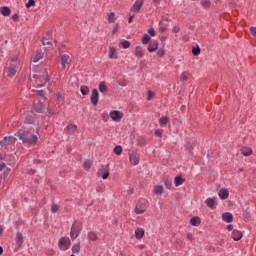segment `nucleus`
Segmentation results:
<instances>
[{"mask_svg": "<svg viewBox=\"0 0 256 256\" xmlns=\"http://www.w3.org/2000/svg\"><path fill=\"white\" fill-rule=\"evenodd\" d=\"M22 143H27L28 145H35L39 141V137L33 134L31 131H23L15 134Z\"/></svg>", "mask_w": 256, "mask_h": 256, "instance_id": "f257e3e1", "label": "nucleus"}, {"mask_svg": "<svg viewBox=\"0 0 256 256\" xmlns=\"http://www.w3.org/2000/svg\"><path fill=\"white\" fill-rule=\"evenodd\" d=\"M83 231V225L82 224H73L70 232L71 239H77L79 237V233Z\"/></svg>", "mask_w": 256, "mask_h": 256, "instance_id": "f03ea898", "label": "nucleus"}, {"mask_svg": "<svg viewBox=\"0 0 256 256\" xmlns=\"http://www.w3.org/2000/svg\"><path fill=\"white\" fill-rule=\"evenodd\" d=\"M15 143H17V139L15 138V136H5L0 141L1 147H5L6 149L8 145H15Z\"/></svg>", "mask_w": 256, "mask_h": 256, "instance_id": "7ed1b4c3", "label": "nucleus"}, {"mask_svg": "<svg viewBox=\"0 0 256 256\" xmlns=\"http://www.w3.org/2000/svg\"><path fill=\"white\" fill-rule=\"evenodd\" d=\"M45 75H40L38 78V87H45L49 81H51V78H49V72H47V69L44 71Z\"/></svg>", "mask_w": 256, "mask_h": 256, "instance_id": "20e7f679", "label": "nucleus"}, {"mask_svg": "<svg viewBox=\"0 0 256 256\" xmlns=\"http://www.w3.org/2000/svg\"><path fill=\"white\" fill-rule=\"evenodd\" d=\"M90 101L94 107H97L99 104V91L95 88L92 90Z\"/></svg>", "mask_w": 256, "mask_h": 256, "instance_id": "39448f33", "label": "nucleus"}, {"mask_svg": "<svg viewBox=\"0 0 256 256\" xmlns=\"http://www.w3.org/2000/svg\"><path fill=\"white\" fill-rule=\"evenodd\" d=\"M110 118L112 119V121L119 123V121L123 119V113H121V111L119 110H113L110 112Z\"/></svg>", "mask_w": 256, "mask_h": 256, "instance_id": "423d86ee", "label": "nucleus"}, {"mask_svg": "<svg viewBox=\"0 0 256 256\" xmlns=\"http://www.w3.org/2000/svg\"><path fill=\"white\" fill-rule=\"evenodd\" d=\"M143 5H145V0H136L133 6L131 7L130 11H132L133 13H139Z\"/></svg>", "mask_w": 256, "mask_h": 256, "instance_id": "0eeeda50", "label": "nucleus"}, {"mask_svg": "<svg viewBox=\"0 0 256 256\" xmlns=\"http://www.w3.org/2000/svg\"><path fill=\"white\" fill-rule=\"evenodd\" d=\"M33 109L36 113H41L42 111H45V103L36 101L33 103Z\"/></svg>", "mask_w": 256, "mask_h": 256, "instance_id": "6e6552de", "label": "nucleus"}, {"mask_svg": "<svg viewBox=\"0 0 256 256\" xmlns=\"http://www.w3.org/2000/svg\"><path fill=\"white\" fill-rule=\"evenodd\" d=\"M61 65H62V69L65 70L67 68V65L71 64V60L69 55L64 54L61 56Z\"/></svg>", "mask_w": 256, "mask_h": 256, "instance_id": "1a4fd4ad", "label": "nucleus"}, {"mask_svg": "<svg viewBox=\"0 0 256 256\" xmlns=\"http://www.w3.org/2000/svg\"><path fill=\"white\" fill-rule=\"evenodd\" d=\"M231 238L233 239V241H241V239H243V232L239 230H233Z\"/></svg>", "mask_w": 256, "mask_h": 256, "instance_id": "9d476101", "label": "nucleus"}, {"mask_svg": "<svg viewBox=\"0 0 256 256\" xmlns=\"http://www.w3.org/2000/svg\"><path fill=\"white\" fill-rule=\"evenodd\" d=\"M218 195L222 201H225V199H229V190L226 188H222L220 189Z\"/></svg>", "mask_w": 256, "mask_h": 256, "instance_id": "9b49d317", "label": "nucleus"}, {"mask_svg": "<svg viewBox=\"0 0 256 256\" xmlns=\"http://www.w3.org/2000/svg\"><path fill=\"white\" fill-rule=\"evenodd\" d=\"M59 246L64 247V251H67V249H69V247H71V241L67 242V239H65V237H62L59 240Z\"/></svg>", "mask_w": 256, "mask_h": 256, "instance_id": "f8f14e48", "label": "nucleus"}, {"mask_svg": "<svg viewBox=\"0 0 256 256\" xmlns=\"http://www.w3.org/2000/svg\"><path fill=\"white\" fill-rule=\"evenodd\" d=\"M222 221H225V223H233V214H231L230 212L223 213Z\"/></svg>", "mask_w": 256, "mask_h": 256, "instance_id": "ddd939ff", "label": "nucleus"}, {"mask_svg": "<svg viewBox=\"0 0 256 256\" xmlns=\"http://www.w3.org/2000/svg\"><path fill=\"white\" fill-rule=\"evenodd\" d=\"M158 47H159L158 41H151L148 45L149 53H154V51H157Z\"/></svg>", "mask_w": 256, "mask_h": 256, "instance_id": "4468645a", "label": "nucleus"}, {"mask_svg": "<svg viewBox=\"0 0 256 256\" xmlns=\"http://www.w3.org/2000/svg\"><path fill=\"white\" fill-rule=\"evenodd\" d=\"M134 55H135L136 57H138V59H142V57L145 56V52H143V47L137 46V47L135 48Z\"/></svg>", "mask_w": 256, "mask_h": 256, "instance_id": "2eb2a0df", "label": "nucleus"}, {"mask_svg": "<svg viewBox=\"0 0 256 256\" xmlns=\"http://www.w3.org/2000/svg\"><path fill=\"white\" fill-rule=\"evenodd\" d=\"M15 241L18 247H23V233L17 232Z\"/></svg>", "mask_w": 256, "mask_h": 256, "instance_id": "dca6fc26", "label": "nucleus"}, {"mask_svg": "<svg viewBox=\"0 0 256 256\" xmlns=\"http://www.w3.org/2000/svg\"><path fill=\"white\" fill-rule=\"evenodd\" d=\"M192 227H199L201 225V218L194 216L190 219Z\"/></svg>", "mask_w": 256, "mask_h": 256, "instance_id": "f3484780", "label": "nucleus"}, {"mask_svg": "<svg viewBox=\"0 0 256 256\" xmlns=\"http://www.w3.org/2000/svg\"><path fill=\"white\" fill-rule=\"evenodd\" d=\"M0 13L3 17H9L11 15V8L7 6H3L0 8Z\"/></svg>", "mask_w": 256, "mask_h": 256, "instance_id": "a211bd4d", "label": "nucleus"}, {"mask_svg": "<svg viewBox=\"0 0 256 256\" xmlns=\"http://www.w3.org/2000/svg\"><path fill=\"white\" fill-rule=\"evenodd\" d=\"M130 163L132 165H139V155L137 154H130L129 155Z\"/></svg>", "mask_w": 256, "mask_h": 256, "instance_id": "6ab92c4d", "label": "nucleus"}, {"mask_svg": "<svg viewBox=\"0 0 256 256\" xmlns=\"http://www.w3.org/2000/svg\"><path fill=\"white\" fill-rule=\"evenodd\" d=\"M135 237L139 240L143 239V237H145V230L143 228H137L135 231Z\"/></svg>", "mask_w": 256, "mask_h": 256, "instance_id": "aec40b11", "label": "nucleus"}, {"mask_svg": "<svg viewBox=\"0 0 256 256\" xmlns=\"http://www.w3.org/2000/svg\"><path fill=\"white\" fill-rule=\"evenodd\" d=\"M183 183H185V178L181 177L180 175L174 178L175 187H180V185H183Z\"/></svg>", "mask_w": 256, "mask_h": 256, "instance_id": "412c9836", "label": "nucleus"}, {"mask_svg": "<svg viewBox=\"0 0 256 256\" xmlns=\"http://www.w3.org/2000/svg\"><path fill=\"white\" fill-rule=\"evenodd\" d=\"M205 204L207 205V207H209V209H216L215 198H207L205 200Z\"/></svg>", "mask_w": 256, "mask_h": 256, "instance_id": "4be33fe9", "label": "nucleus"}, {"mask_svg": "<svg viewBox=\"0 0 256 256\" xmlns=\"http://www.w3.org/2000/svg\"><path fill=\"white\" fill-rule=\"evenodd\" d=\"M66 131H67V133H69V135H73V133H75L77 131V125L68 124L66 127Z\"/></svg>", "mask_w": 256, "mask_h": 256, "instance_id": "5701e85b", "label": "nucleus"}, {"mask_svg": "<svg viewBox=\"0 0 256 256\" xmlns=\"http://www.w3.org/2000/svg\"><path fill=\"white\" fill-rule=\"evenodd\" d=\"M108 57L109 59H117V49L115 47H110Z\"/></svg>", "mask_w": 256, "mask_h": 256, "instance_id": "b1692460", "label": "nucleus"}, {"mask_svg": "<svg viewBox=\"0 0 256 256\" xmlns=\"http://www.w3.org/2000/svg\"><path fill=\"white\" fill-rule=\"evenodd\" d=\"M164 185H165L166 189H172L173 180H171L169 178H164Z\"/></svg>", "mask_w": 256, "mask_h": 256, "instance_id": "393cba45", "label": "nucleus"}, {"mask_svg": "<svg viewBox=\"0 0 256 256\" xmlns=\"http://www.w3.org/2000/svg\"><path fill=\"white\" fill-rule=\"evenodd\" d=\"M88 239L89 241H97V232L91 231L88 233Z\"/></svg>", "mask_w": 256, "mask_h": 256, "instance_id": "a878e982", "label": "nucleus"}, {"mask_svg": "<svg viewBox=\"0 0 256 256\" xmlns=\"http://www.w3.org/2000/svg\"><path fill=\"white\" fill-rule=\"evenodd\" d=\"M9 173H11V168L6 167L2 173L3 181H6L7 177H9Z\"/></svg>", "mask_w": 256, "mask_h": 256, "instance_id": "bb28decb", "label": "nucleus"}, {"mask_svg": "<svg viewBox=\"0 0 256 256\" xmlns=\"http://www.w3.org/2000/svg\"><path fill=\"white\" fill-rule=\"evenodd\" d=\"M99 91H100V93H107L108 89H107V85L105 84V82H101L99 84Z\"/></svg>", "mask_w": 256, "mask_h": 256, "instance_id": "cd10ccee", "label": "nucleus"}, {"mask_svg": "<svg viewBox=\"0 0 256 256\" xmlns=\"http://www.w3.org/2000/svg\"><path fill=\"white\" fill-rule=\"evenodd\" d=\"M159 123L161 125V127H163V125H167L169 123V117L167 116H163L159 119Z\"/></svg>", "mask_w": 256, "mask_h": 256, "instance_id": "c85d7f7f", "label": "nucleus"}, {"mask_svg": "<svg viewBox=\"0 0 256 256\" xmlns=\"http://www.w3.org/2000/svg\"><path fill=\"white\" fill-rule=\"evenodd\" d=\"M154 193H155V195H161L163 193V186L156 185L154 187Z\"/></svg>", "mask_w": 256, "mask_h": 256, "instance_id": "c756f323", "label": "nucleus"}, {"mask_svg": "<svg viewBox=\"0 0 256 256\" xmlns=\"http://www.w3.org/2000/svg\"><path fill=\"white\" fill-rule=\"evenodd\" d=\"M150 42H151V36H149L148 34H144L142 39L143 45H149Z\"/></svg>", "mask_w": 256, "mask_h": 256, "instance_id": "7c9ffc66", "label": "nucleus"}, {"mask_svg": "<svg viewBox=\"0 0 256 256\" xmlns=\"http://www.w3.org/2000/svg\"><path fill=\"white\" fill-rule=\"evenodd\" d=\"M115 155H121L123 153V146L117 145L114 147Z\"/></svg>", "mask_w": 256, "mask_h": 256, "instance_id": "2f4dec72", "label": "nucleus"}, {"mask_svg": "<svg viewBox=\"0 0 256 256\" xmlns=\"http://www.w3.org/2000/svg\"><path fill=\"white\" fill-rule=\"evenodd\" d=\"M92 165H93V162L91 160H86L84 161L83 167L86 171H89Z\"/></svg>", "mask_w": 256, "mask_h": 256, "instance_id": "473e14b6", "label": "nucleus"}, {"mask_svg": "<svg viewBox=\"0 0 256 256\" xmlns=\"http://www.w3.org/2000/svg\"><path fill=\"white\" fill-rule=\"evenodd\" d=\"M42 57H43V53L41 52L36 53L35 56L33 57V63H37L41 61Z\"/></svg>", "mask_w": 256, "mask_h": 256, "instance_id": "72a5a7b5", "label": "nucleus"}, {"mask_svg": "<svg viewBox=\"0 0 256 256\" xmlns=\"http://www.w3.org/2000/svg\"><path fill=\"white\" fill-rule=\"evenodd\" d=\"M81 95H89V87L88 86H81L80 87Z\"/></svg>", "mask_w": 256, "mask_h": 256, "instance_id": "f704fd0d", "label": "nucleus"}, {"mask_svg": "<svg viewBox=\"0 0 256 256\" xmlns=\"http://www.w3.org/2000/svg\"><path fill=\"white\" fill-rule=\"evenodd\" d=\"M17 73V70L13 67H9L8 68V71H7V76L8 77H13V75H16Z\"/></svg>", "mask_w": 256, "mask_h": 256, "instance_id": "c9c22d12", "label": "nucleus"}, {"mask_svg": "<svg viewBox=\"0 0 256 256\" xmlns=\"http://www.w3.org/2000/svg\"><path fill=\"white\" fill-rule=\"evenodd\" d=\"M192 54L197 57V55H201V48L199 46L192 48Z\"/></svg>", "mask_w": 256, "mask_h": 256, "instance_id": "e433bc0d", "label": "nucleus"}, {"mask_svg": "<svg viewBox=\"0 0 256 256\" xmlns=\"http://www.w3.org/2000/svg\"><path fill=\"white\" fill-rule=\"evenodd\" d=\"M25 123L28 125H35V118L33 116L26 117Z\"/></svg>", "mask_w": 256, "mask_h": 256, "instance_id": "4c0bfd02", "label": "nucleus"}, {"mask_svg": "<svg viewBox=\"0 0 256 256\" xmlns=\"http://www.w3.org/2000/svg\"><path fill=\"white\" fill-rule=\"evenodd\" d=\"M159 31L160 33H165V31H167V26L165 25V23H163V21L159 22Z\"/></svg>", "mask_w": 256, "mask_h": 256, "instance_id": "58836bf2", "label": "nucleus"}, {"mask_svg": "<svg viewBox=\"0 0 256 256\" xmlns=\"http://www.w3.org/2000/svg\"><path fill=\"white\" fill-rule=\"evenodd\" d=\"M79 251H81V244H74L72 246V253H79Z\"/></svg>", "mask_w": 256, "mask_h": 256, "instance_id": "ea45409f", "label": "nucleus"}, {"mask_svg": "<svg viewBox=\"0 0 256 256\" xmlns=\"http://www.w3.org/2000/svg\"><path fill=\"white\" fill-rule=\"evenodd\" d=\"M121 47H123V49H129V47H131V42H129L127 40H122Z\"/></svg>", "mask_w": 256, "mask_h": 256, "instance_id": "a19ab883", "label": "nucleus"}, {"mask_svg": "<svg viewBox=\"0 0 256 256\" xmlns=\"http://www.w3.org/2000/svg\"><path fill=\"white\" fill-rule=\"evenodd\" d=\"M242 155L244 156V157H249V155H252L253 154V149H251V148H248V150H243L242 152Z\"/></svg>", "mask_w": 256, "mask_h": 256, "instance_id": "79ce46f5", "label": "nucleus"}, {"mask_svg": "<svg viewBox=\"0 0 256 256\" xmlns=\"http://www.w3.org/2000/svg\"><path fill=\"white\" fill-rule=\"evenodd\" d=\"M200 3H201V5L204 9H209V7H211V2L210 1L206 0V1H201Z\"/></svg>", "mask_w": 256, "mask_h": 256, "instance_id": "37998d69", "label": "nucleus"}, {"mask_svg": "<svg viewBox=\"0 0 256 256\" xmlns=\"http://www.w3.org/2000/svg\"><path fill=\"white\" fill-rule=\"evenodd\" d=\"M134 213H136V215H143L145 213V209H140L136 206L134 209Z\"/></svg>", "mask_w": 256, "mask_h": 256, "instance_id": "c03bdc74", "label": "nucleus"}, {"mask_svg": "<svg viewBox=\"0 0 256 256\" xmlns=\"http://www.w3.org/2000/svg\"><path fill=\"white\" fill-rule=\"evenodd\" d=\"M31 7H35V0H28L26 3V9H31Z\"/></svg>", "mask_w": 256, "mask_h": 256, "instance_id": "a18cd8bd", "label": "nucleus"}, {"mask_svg": "<svg viewBox=\"0 0 256 256\" xmlns=\"http://www.w3.org/2000/svg\"><path fill=\"white\" fill-rule=\"evenodd\" d=\"M59 211V205L52 204L51 206V213H57Z\"/></svg>", "mask_w": 256, "mask_h": 256, "instance_id": "49530a36", "label": "nucleus"}, {"mask_svg": "<svg viewBox=\"0 0 256 256\" xmlns=\"http://www.w3.org/2000/svg\"><path fill=\"white\" fill-rule=\"evenodd\" d=\"M108 21L109 23H115V13H110L108 15Z\"/></svg>", "mask_w": 256, "mask_h": 256, "instance_id": "de8ad7c7", "label": "nucleus"}, {"mask_svg": "<svg viewBox=\"0 0 256 256\" xmlns=\"http://www.w3.org/2000/svg\"><path fill=\"white\" fill-rule=\"evenodd\" d=\"M158 57H163L165 55V48H160L157 50Z\"/></svg>", "mask_w": 256, "mask_h": 256, "instance_id": "09e8293b", "label": "nucleus"}, {"mask_svg": "<svg viewBox=\"0 0 256 256\" xmlns=\"http://www.w3.org/2000/svg\"><path fill=\"white\" fill-rule=\"evenodd\" d=\"M154 95H155V93H153V91L149 90L148 94H147V101H152Z\"/></svg>", "mask_w": 256, "mask_h": 256, "instance_id": "8fccbe9b", "label": "nucleus"}, {"mask_svg": "<svg viewBox=\"0 0 256 256\" xmlns=\"http://www.w3.org/2000/svg\"><path fill=\"white\" fill-rule=\"evenodd\" d=\"M37 95L45 99V90H36Z\"/></svg>", "mask_w": 256, "mask_h": 256, "instance_id": "3c124183", "label": "nucleus"}, {"mask_svg": "<svg viewBox=\"0 0 256 256\" xmlns=\"http://www.w3.org/2000/svg\"><path fill=\"white\" fill-rule=\"evenodd\" d=\"M154 135H156V137H162L163 136V130H161V129L155 130Z\"/></svg>", "mask_w": 256, "mask_h": 256, "instance_id": "603ef678", "label": "nucleus"}, {"mask_svg": "<svg viewBox=\"0 0 256 256\" xmlns=\"http://www.w3.org/2000/svg\"><path fill=\"white\" fill-rule=\"evenodd\" d=\"M181 81L185 82V81H189V77H187V73L183 72L181 75Z\"/></svg>", "mask_w": 256, "mask_h": 256, "instance_id": "864d4df0", "label": "nucleus"}, {"mask_svg": "<svg viewBox=\"0 0 256 256\" xmlns=\"http://www.w3.org/2000/svg\"><path fill=\"white\" fill-rule=\"evenodd\" d=\"M250 33L253 35V37H256V27L255 26L250 27Z\"/></svg>", "mask_w": 256, "mask_h": 256, "instance_id": "5fc2aeb1", "label": "nucleus"}, {"mask_svg": "<svg viewBox=\"0 0 256 256\" xmlns=\"http://www.w3.org/2000/svg\"><path fill=\"white\" fill-rule=\"evenodd\" d=\"M179 31H181V28L179 26H174L172 28V33H179Z\"/></svg>", "mask_w": 256, "mask_h": 256, "instance_id": "6e6d98bb", "label": "nucleus"}, {"mask_svg": "<svg viewBox=\"0 0 256 256\" xmlns=\"http://www.w3.org/2000/svg\"><path fill=\"white\" fill-rule=\"evenodd\" d=\"M148 33H149L150 37H155V29L154 28H150L148 30Z\"/></svg>", "mask_w": 256, "mask_h": 256, "instance_id": "4d7b16f0", "label": "nucleus"}, {"mask_svg": "<svg viewBox=\"0 0 256 256\" xmlns=\"http://www.w3.org/2000/svg\"><path fill=\"white\" fill-rule=\"evenodd\" d=\"M117 31H119V24H116L112 30V35H115V33H117Z\"/></svg>", "mask_w": 256, "mask_h": 256, "instance_id": "13d9d810", "label": "nucleus"}, {"mask_svg": "<svg viewBox=\"0 0 256 256\" xmlns=\"http://www.w3.org/2000/svg\"><path fill=\"white\" fill-rule=\"evenodd\" d=\"M109 178V171H105L103 174H102V179H108Z\"/></svg>", "mask_w": 256, "mask_h": 256, "instance_id": "bf43d9fd", "label": "nucleus"}, {"mask_svg": "<svg viewBox=\"0 0 256 256\" xmlns=\"http://www.w3.org/2000/svg\"><path fill=\"white\" fill-rule=\"evenodd\" d=\"M12 20H14V22L17 23V21H19V15L18 14H13L12 15Z\"/></svg>", "mask_w": 256, "mask_h": 256, "instance_id": "052dcab7", "label": "nucleus"}, {"mask_svg": "<svg viewBox=\"0 0 256 256\" xmlns=\"http://www.w3.org/2000/svg\"><path fill=\"white\" fill-rule=\"evenodd\" d=\"M7 168V164H5L4 162L0 163V171H3V169Z\"/></svg>", "mask_w": 256, "mask_h": 256, "instance_id": "680f3d73", "label": "nucleus"}, {"mask_svg": "<svg viewBox=\"0 0 256 256\" xmlns=\"http://www.w3.org/2000/svg\"><path fill=\"white\" fill-rule=\"evenodd\" d=\"M56 97H57V100H58V101H63V96H61V92H58V93L56 94Z\"/></svg>", "mask_w": 256, "mask_h": 256, "instance_id": "e2e57ef3", "label": "nucleus"}, {"mask_svg": "<svg viewBox=\"0 0 256 256\" xmlns=\"http://www.w3.org/2000/svg\"><path fill=\"white\" fill-rule=\"evenodd\" d=\"M33 163H34V165H41L42 161H41V159H34Z\"/></svg>", "mask_w": 256, "mask_h": 256, "instance_id": "0e129e2a", "label": "nucleus"}, {"mask_svg": "<svg viewBox=\"0 0 256 256\" xmlns=\"http://www.w3.org/2000/svg\"><path fill=\"white\" fill-rule=\"evenodd\" d=\"M187 239H188V241H193V234L188 233L187 234Z\"/></svg>", "mask_w": 256, "mask_h": 256, "instance_id": "69168bd1", "label": "nucleus"}, {"mask_svg": "<svg viewBox=\"0 0 256 256\" xmlns=\"http://www.w3.org/2000/svg\"><path fill=\"white\" fill-rule=\"evenodd\" d=\"M28 173H29V175H35V173H37V170H35V169H30V170L28 171Z\"/></svg>", "mask_w": 256, "mask_h": 256, "instance_id": "338daca9", "label": "nucleus"}, {"mask_svg": "<svg viewBox=\"0 0 256 256\" xmlns=\"http://www.w3.org/2000/svg\"><path fill=\"white\" fill-rule=\"evenodd\" d=\"M133 193H135V189L134 188H129L128 195H133Z\"/></svg>", "mask_w": 256, "mask_h": 256, "instance_id": "774afa93", "label": "nucleus"}]
</instances>
